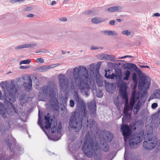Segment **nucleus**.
Listing matches in <instances>:
<instances>
[{
  "label": "nucleus",
  "mask_w": 160,
  "mask_h": 160,
  "mask_svg": "<svg viewBox=\"0 0 160 160\" xmlns=\"http://www.w3.org/2000/svg\"><path fill=\"white\" fill-rule=\"evenodd\" d=\"M56 3V2L55 1H53L51 3V5L52 6L54 5Z\"/></svg>",
  "instance_id": "obj_63"
},
{
  "label": "nucleus",
  "mask_w": 160,
  "mask_h": 160,
  "mask_svg": "<svg viewBox=\"0 0 160 160\" xmlns=\"http://www.w3.org/2000/svg\"><path fill=\"white\" fill-rule=\"evenodd\" d=\"M158 106V104L156 103H153L152 105V108L153 109L156 108Z\"/></svg>",
  "instance_id": "obj_53"
},
{
  "label": "nucleus",
  "mask_w": 160,
  "mask_h": 160,
  "mask_svg": "<svg viewBox=\"0 0 160 160\" xmlns=\"http://www.w3.org/2000/svg\"><path fill=\"white\" fill-rule=\"evenodd\" d=\"M104 134L103 138L105 140L104 141H101V147L102 150L105 152H108L109 150V146L107 144L108 143H110L112 141L113 138V134L108 131H105L104 132Z\"/></svg>",
  "instance_id": "obj_8"
},
{
  "label": "nucleus",
  "mask_w": 160,
  "mask_h": 160,
  "mask_svg": "<svg viewBox=\"0 0 160 160\" xmlns=\"http://www.w3.org/2000/svg\"><path fill=\"white\" fill-rule=\"evenodd\" d=\"M106 70L105 72H106ZM105 76L107 78H110L111 79H114L115 78L117 77V75L114 73H112L111 75H107V74L106 72V73L105 75Z\"/></svg>",
  "instance_id": "obj_31"
},
{
  "label": "nucleus",
  "mask_w": 160,
  "mask_h": 160,
  "mask_svg": "<svg viewBox=\"0 0 160 160\" xmlns=\"http://www.w3.org/2000/svg\"><path fill=\"white\" fill-rule=\"evenodd\" d=\"M102 91H99V94H97V96L98 97L101 98L102 96Z\"/></svg>",
  "instance_id": "obj_55"
},
{
  "label": "nucleus",
  "mask_w": 160,
  "mask_h": 160,
  "mask_svg": "<svg viewBox=\"0 0 160 160\" xmlns=\"http://www.w3.org/2000/svg\"><path fill=\"white\" fill-rule=\"evenodd\" d=\"M6 130V128L3 124L0 125V132L3 134L5 132V131Z\"/></svg>",
  "instance_id": "obj_36"
},
{
  "label": "nucleus",
  "mask_w": 160,
  "mask_h": 160,
  "mask_svg": "<svg viewBox=\"0 0 160 160\" xmlns=\"http://www.w3.org/2000/svg\"><path fill=\"white\" fill-rule=\"evenodd\" d=\"M122 9V8L121 6H116L111 7L105 10L106 12H121Z\"/></svg>",
  "instance_id": "obj_19"
},
{
  "label": "nucleus",
  "mask_w": 160,
  "mask_h": 160,
  "mask_svg": "<svg viewBox=\"0 0 160 160\" xmlns=\"http://www.w3.org/2000/svg\"><path fill=\"white\" fill-rule=\"evenodd\" d=\"M82 149L86 156L90 158L92 157L94 150V141L93 139L91 138L89 131L86 135Z\"/></svg>",
  "instance_id": "obj_4"
},
{
  "label": "nucleus",
  "mask_w": 160,
  "mask_h": 160,
  "mask_svg": "<svg viewBox=\"0 0 160 160\" xmlns=\"http://www.w3.org/2000/svg\"><path fill=\"white\" fill-rule=\"evenodd\" d=\"M92 11L91 10H88L86 11L85 12L84 14L85 15H88L92 13Z\"/></svg>",
  "instance_id": "obj_52"
},
{
  "label": "nucleus",
  "mask_w": 160,
  "mask_h": 160,
  "mask_svg": "<svg viewBox=\"0 0 160 160\" xmlns=\"http://www.w3.org/2000/svg\"><path fill=\"white\" fill-rule=\"evenodd\" d=\"M48 70V66H42L38 67L37 68V70L40 72H44L47 71Z\"/></svg>",
  "instance_id": "obj_28"
},
{
  "label": "nucleus",
  "mask_w": 160,
  "mask_h": 160,
  "mask_svg": "<svg viewBox=\"0 0 160 160\" xmlns=\"http://www.w3.org/2000/svg\"><path fill=\"white\" fill-rule=\"evenodd\" d=\"M94 158L95 160H100L102 157V152L98 143H96L94 147Z\"/></svg>",
  "instance_id": "obj_15"
},
{
  "label": "nucleus",
  "mask_w": 160,
  "mask_h": 160,
  "mask_svg": "<svg viewBox=\"0 0 160 160\" xmlns=\"http://www.w3.org/2000/svg\"><path fill=\"white\" fill-rule=\"evenodd\" d=\"M96 81L99 87H102L103 86V80L102 78L101 77L99 73V69L98 68H97L96 69Z\"/></svg>",
  "instance_id": "obj_17"
},
{
  "label": "nucleus",
  "mask_w": 160,
  "mask_h": 160,
  "mask_svg": "<svg viewBox=\"0 0 160 160\" xmlns=\"http://www.w3.org/2000/svg\"><path fill=\"white\" fill-rule=\"evenodd\" d=\"M140 93L139 92H136L133 91L131 97L129 106H125L124 110V113L125 115L122 118V121L123 122L126 118L130 116V114L128 113L130 110H132L133 109L134 104L139 99Z\"/></svg>",
  "instance_id": "obj_6"
},
{
  "label": "nucleus",
  "mask_w": 160,
  "mask_h": 160,
  "mask_svg": "<svg viewBox=\"0 0 160 160\" xmlns=\"http://www.w3.org/2000/svg\"><path fill=\"white\" fill-rule=\"evenodd\" d=\"M32 8L31 7H27L25 8L24 9V10L25 11H30L32 10Z\"/></svg>",
  "instance_id": "obj_50"
},
{
  "label": "nucleus",
  "mask_w": 160,
  "mask_h": 160,
  "mask_svg": "<svg viewBox=\"0 0 160 160\" xmlns=\"http://www.w3.org/2000/svg\"><path fill=\"white\" fill-rule=\"evenodd\" d=\"M115 22L114 20H111L109 22V24L111 25H114Z\"/></svg>",
  "instance_id": "obj_56"
},
{
  "label": "nucleus",
  "mask_w": 160,
  "mask_h": 160,
  "mask_svg": "<svg viewBox=\"0 0 160 160\" xmlns=\"http://www.w3.org/2000/svg\"><path fill=\"white\" fill-rule=\"evenodd\" d=\"M152 134L148 133L147 136L148 141H144L143 143V147L147 149H152L157 144V138L155 137L153 138Z\"/></svg>",
  "instance_id": "obj_10"
},
{
  "label": "nucleus",
  "mask_w": 160,
  "mask_h": 160,
  "mask_svg": "<svg viewBox=\"0 0 160 160\" xmlns=\"http://www.w3.org/2000/svg\"><path fill=\"white\" fill-rule=\"evenodd\" d=\"M24 0H12L10 1V2L12 4H13L18 2H20Z\"/></svg>",
  "instance_id": "obj_47"
},
{
  "label": "nucleus",
  "mask_w": 160,
  "mask_h": 160,
  "mask_svg": "<svg viewBox=\"0 0 160 160\" xmlns=\"http://www.w3.org/2000/svg\"><path fill=\"white\" fill-rule=\"evenodd\" d=\"M151 84V80L149 76H143L141 78L138 83V88L139 90L144 92L149 88Z\"/></svg>",
  "instance_id": "obj_9"
},
{
  "label": "nucleus",
  "mask_w": 160,
  "mask_h": 160,
  "mask_svg": "<svg viewBox=\"0 0 160 160\" xmlns=\"http://www.w3.org/2000/svg\"><path fill=\"white\" fill-rule=\"evenodd\" d=\"M49 52V51L48 50L43 49L36 51V53H38L40 52L48 53Z\"/></svg>",
  "instance_id": "obj_43"
},
{
  "label": "nucleus",
  "mask_w": 160,
  "mask_h": 160,
  "mask_svg": "<svg viewBox=\"0 0 160 160\" xmlns=\"http://www.w3.org/2000/svg\"><path fill=\"white\" fill-rule=\"evenodd\" d=\"M23 148L22 147L19 146V151L20 154H22L23 152Z\"/></svg>",
  "instance_id": "obj_49"
},
{
  "label": "nucleus",
  "mask_w": 160,
  "mask_h": 160,
  "mask_svg": "<svg viewBox=\"0 0 160 160\" xmlns=\"http://www.w3.org/2000/svg\"><path fill=\"white\" fill-rule=\"evenodd\" d=\"M49 115V113H48L47 115L48 116ZM38 125L40 126L42 129L44 131L45 128L47 130H49L51 126V122H50V118L49 116H45L44 117V119L45 120V126L44 127L43 124L42 123V120H41V117L40 115V110H38Z\"/></svg>",
  "instance_id": "obj_11"
},
{
  "label": "nucleus",
  "mask_w": 160,
  "mask_h": 160,
  "mask_svg": "<svg viewBox=\"0 0 160 160\" xmlns=\"http://www.w3.org/2000/svg\"><path fill=\"white\" fill-rule=\"evenodd\" d=\"M57 123H54V124L53 125L52 129H51V132L52 133H54L57 130Z\"/></svg>",
  "instance_id": "obj_40"
},
{
  "label": "nucleus",
  "mask_w": 160,
  "mask_h": 160,
  "mask_svg": "<svg viewBox=\"0 0 160 160\" xmlns=\"http://www.w3.org/2000/svg\"><path fill=\"white\" fill-rule=\"evenodd\" d=\"M152 17H160V14L158 13H155L153 15Z\"/></svg>",
  "instance_id": "obj_58"
},
{
  "label": "nucleus",
  "mask_w": 160,
  "mask_h": 160,
  "mask_svg": "<svg viewBox=\"0 0 160 160\" xmlns=\"http://www.w3.org/2000/svg\"><path fill=\"white\" fill-rule=\"evenodd\" d=\"M31 67V66L29 65L28 66H21L19 68L21 69H27L28 68H30Z\"/></svg>",
  "instance_id": "obj_48"
},
{
  "label": "nucleus",
  "mask_w": 160,
  "mask_h": 160,
  "mask_svg": "<svg viewBox=\"0 0 160 160\" xmlns=\"http://www.w3.org/2000/svg\"><path fill=\"white\" fill-rule=\"evenodd\" d=\"M132 63H128L127 64V68L129 69H131V64H132Z\"/></svg>",
  "instance_id": "obj_57"
},
{
  "label": "nucleus",
  "mask_w": 160,
  "mask_h": 160,
  "mask_svg": "<svg viewBox=\"0 0 160 160\" xmlns=\"http://www.w3.org/2000/svg\"><path fill=\"white\" fill-rule=\"evenodd\" d=\"M132 56H129V55H126L123 57H121L119 58H118V59H123L124 58H127V57H131Z\"/></svg>",
  "instance_id": "obj_59"
},
{
  "label": "nucleus",
  "mask_w": 160,
  "mask_h": 160,
  "mask_svg": "<svg viewBox=\"0 0 160 160\" xmlns=\"http://www.w3.org/2000/svg\"><path fill=\"white\" fill-rule=\"evenodd\" d=\"M106 19L101 17H96L91 19V22L93 24H98L104 22Z\"/></svg>",
  "instance_id": "obj_24"
},
{
  "label": "nucleus",
  "mask_w": 160,
  "mask_h": 160,
  "mask_svg": "<svg viewBox=\"0 0 160 160\" xmlns=\"http://www.w3.org/2000/svg\"><path fill=\"white\" fill-rule=\"evenodd\" d=\"M116 21L118 22H120L121 21V20L119 19H117Z\"/></svg>",
  "instance_id": "obj_64"
},
{
  "label": "nucleus",
  "mask_w": 160,
  "mask_h": 160,
  "mask_svg": "<svg viewBox=\"0 0 160 160\" xmlns=\"http://www.w3.org/2000/svg\"><path fill=\"white\" fill-rule=\"evenodd\" d=\"M38 44L36 43H30V44H25L26 48H33L36 47Z\"/></svg>",
  "instance_id": "obj_35"
},
{
  "label": "nucleus",
  "mask_w": 160,
  "mask_h": 160,
  "mask_svg": "<svg viewBox=\"0 0 160 160\" xmlns=\"http://www.w3.org/2000/svg\"><path fill=\"white\" fill-rule=\"evenodd\" d=\"M131 74L129 70H127L124 74L123 79L124 80L128 81Z\"/></svg>",
  "instance_id": "obj_29"
},
{
  "label": "nucleus",
  "mask_w": 160,
  "mask_h": 160,
  "mask_svg": "<svg viewBox=\"0 0 160 160\" xmlns=\"http://www.w3.org/2000/svg\"><path fill=\"white\" fill-rule=\"evenodd\" d=\"M107 59H108L110 60L113 61H115L117 62H118L123 61L122 60H113V59H115V57L114 56L111 55L107 54Z\"/></svg>",
  "instance_id": "obj_33"
},
{
  "label": "nucleus",
  "mask_w": 160,
  "mask_h": 160,
  "mask_svg": "<svg viewBox=\"0 0 160 160\" xmlns=\"http://www.w3.org/2000/svg\"><path fill=\"white\" fill-rule=\"evenodd\" d=\"M5 142L7 143L8 145L11 149L12 146V144L13 145L15 144L16 140L11 136H9L8 137V139L5 140Z\"/></svg>",
  "instance_id": "obj_22"
},
{
  "label": "nucleus",
  "mask_w": 160,
  "mask_h": 160,
  "mask_svg": "<svg viewBox=\"0 0 160 160\" xmlns=\"http://www.w3.org/2000/svg\"><path fill=\"white\" fill-rule=\"evenodd\" d=\"M3 99L2 96V94L1 91H0V99L2 100Z\"/></svg>",
  "instance_id": "obj_62"
},
{
  "label": "nucleus",
  "mask_w": 160,
  "mask_h": 160,
  "mask_svg": "<svg viewBox=\"0 0 160 160\" xmlns=\"http://www.w3.org/2000/svg\"><path fill=\"white\" fill-rule=\"evenodd\" d=\"M73 99L77 103L78 109L76 110L70 118L68 128L78 132L81 129L82 124L84 126L88 127V121L86 104L82 98L79 96L78 92H74Z\"/></svg>",
  "instance_id": "obj_2"
},
{
  "label": "nucleus",
  "mask_w": 160,
  "mask_h": 160,
  "mask_svg": "<svg viewBox=\"0 0 160 160\" xmlns=\"http://www.w3.org/2000/svg\"><path fill=\"white\" fill-rule=\"evenodd\" d=\"M128 152L126 150V148H125V152L124 153V158L125 159V160H135L134 158H129V159H128V158H126V156L128 154Z\"/></svg>",
  "instance_id": "obj_42"
},
{
  "label": "nucleus",
  "mask_w": 160,
  "mask_h": 160,
  "mask_svg": "<svg viewBox=\"0 0 160 160\" xmlns=\"http://www.w3.org/2000/svg\"><path fill=\"white\" fill-rule=\"evenodd\" d=\"M154 98H157L160 99V90L157 89L154 91L149 98V99L151 100Z\"/></svg>",
  "instance_id": "obj_23"
},
{
  "label": "nucleus",
  "mask_w": 160,
  "mask_h": 160,
  "mask_svg": "<svg viewBox=\"0 0 160 160\" xmlns=\"http://www.w3.org/2000/svg\"><path fill=\"white\" fill-rule=\"evenodd\" d=\"M75 105V102L73 100L71 99L69 101V106L71 107H73Z\"/></svg>",
  "instance_id": "obj_45"
},
{
  "label": "nucleus",
  "mask_w": 160,
  "mask_h": 160,
  "mask_svg": "<svg viewBox=\"0 0 160 160\" xmlns=\"http://www.w3.org/2000/svg\"><path fill=\"white\" fill-rule=\"evenodd\" d=\"M59 64L58 63L51 64L50 66H48V70L52 68H55L58 66Z\"/></svg>",
  "instance_id": "obj_44"
},
{
  "label": "nucleus",
  "mask_w": 160,
  "mask_h": 160,
  "mask_svg": "<svg viewBox=\"0 0 160 160\" xmlns=\"http://www.w3.org/2000/svg\"><path fill=\"white\" fill-rule=\"evenodd\" d=\"M61 21H66L67 20V19L65 18H62L60 19Z\"/></svg>",
  "instance_id": "obj_60"
},
{
  "label": "nucleus",
  "mask_w": 160,
  "mask_h": 160,
  "mask_svg": "<svg viewBox=\"0 0 160 160\" xmlns=\"http://www.w3.org/2000/svg\"><path fill=\"white\" fill-rule=\"evenodd\" d=\"M89 127L91 130L95 129L97 128L96 123L93 119L89 120Z\"/></svg>",
  "instance_id": "obj_26"
},
{
  "label": "nucleus",
  "mask_w": 160,
  "mask_h": 160,
  "mask_svg": "<svg viewBox=\"0 0 160 160\" xmlns=\"http://www.w3.org/2000/svg\"><path fill=\"white\" fill-rule=\"evenodd\" d=\"M27 101V98L24 96H22L19 98V103L21 106H22L25 105Z\"/></svg>",
  "instance_id": "obj_27"
},
{
  "label": "nucleus",
  "mask_w": 160,
  "mask_h": 160,
  "mask_svg": "<svg viewBox=\"0 0 160 160\" xmlns=\"http://www.w3.org/2000/svg\"><path fill=\"white\" fill-rule=\"evenodd\" d=\"M31 62L30 60V59H28L26 60L21 61L19 63L20 65L22 64H29Z\"/></svg>",
  "instance_id": "obj_37"
},
{
  "label": "nucleus",
  "mask_w": 160,
  "mask_h": 160,
  "mask_svg": "<svg viewBox=\"0 0 160 160\" xmlns=\"http://www.w3.org/2000/svg\"><path fill=\"white\" fill-rule=\"evenodd\" d=\"M24 48H26L25 44H24V45H22L16 46L15 48V49L16 50H17L21 49Z\"/></svg>",
  "instance_id": "obj_41"
},
{
  "label": "nucleus",
  "mask_w": 160,
  "mask_h": 160,
  "mask_svg": "<svg viewBox=\"0 0 160 160\" xmlns=\"http://www.w3.org/2000/svg\"><path fill=\"white\" fill-rule=\"evenodd\" d=\"M48 95L50 99L47 105L50 106L54 110L58 108L59 101L57 86L53 83L50 82L41 88L39 93V101H45Z\"/></svg>",
  "instance_id": "obj_3"
},
{
  "label": "nucleus",
  "mask_w": 160,
  "mask_h": 160,
  "mask_svg": "<svg viewBox=\"0 0 160 160\" xmlns=\"http://www.w3.org/2000/svg\"><path fill=\"white\" fill-rule=\"evenodd\" d=\"M101 32L102 33L107 36H118L116 32L114 31L103 30Z\"/></svg>",
  "instance_id": "obj_25"
},
{
  "label": "nucleus",
  "mask_w": 160,
  "mask_h": 160,
  "mask_svg": "<svg viewBox=\"0 0 160 160\" xmlns=\"http://www.w3.org/2000/svg\"><path fill=\"white\" fill-rule=\"evenodd\" d=\"M131 65L132 66V69L136 70L137 68V67L135 64L132 63V64H131Z\"/></svg>",
  "instance_id": "obj_54"
},
{
  "label": "nucleus",
  "mask_w": 160,
  "mask_h": 160,
  "mask_svg": "<svg viewBox=\"0 0 160 160\" xmlns=\"http://www.w3.org/2000/svg\"><path fill=\"white\" fill-rule=\"evenodd\" d=\"M73 79L68 80L66 76L64 74H60L58 76L59 82L61 90L63 91L69 88L71 90L75 89V85L78 87L80 91L85 93L86 97L89 95L88 93L91 88L92 90L96 88L95 84L94 81H90L88 71L86 67L83 66H80L73 68Z\"/></svg>",
  "instance_id": "obj_1"
},
{
  "label": "nucleus",
  "mask_w": 160,
  "mask_h": 160,
  "mask_svg": "<svg viewBox=\"0 0 160 160\" xmlns=\"http://www.w3.org/2000/svg\"><path fill=\"white\" fill-rule=\"evenodd\" d=\"M121 34L123 35L128 36L131 35V32L130 31L128 30H124L121 32Z\"/></svg>",
  "instance_id": "obj_38"
},
{
  "label": "nucleus",
  "mask_w": 160,
  "mask_h": 160,
  "mask_svg": "<svg viewBox=\"0 0 160 160\" xmlns=\"http://www.w3.org/2000/svg\"><path fill=\"white\" fill-rule=\"evenodd\" d=\"M68 98L64 97H61L60 98V102H62V104H63V105L66 104L67 102Z\"/></svg>",
  "instance_id": "obj_34"
},
{
  "label": "nucleus",
  "mask_w": 160,
  "mask_h": 160,
  "mask_svg": "<svg viewBox=\"0 0 160 160\" xmlns=\"http://www.w3.org/2000/svg\"><path fill=\"white\" fill-rule=\"evenodd\" d=\"M34 16V15L32 14H29L27 16L28 17L32 18Z\"/></svg>",
  "instance_id": "obj_61"
},
{
  "label": "nucleus",
  "mask_w": 160,
  "mask_h": 160,
  "mask_svg": "<svg viewBox=\"0 0 160 160\" xmlns=\"http://www.w3.org/2000/svg\"><path fill=\"white\" fill-rule=\"evenodd\" d=\"M126 85L125 84H122L120 87L119 92L122 96L123 100H125V106H129L128 103V100L126 93Z\"/></svg>",
  "instance_id": "obj_12"
},
{
  "label": "nucleus",
  "mask_w": 160,
  "mask_h": 160,
  "mask_svg": "<svg viewBox=\"0 0 160 160\" xmlns=\"http://www.w3.org/2000/svg\"><path fill=\"white\" fill-rule=\"evenodd\" d=\"M87 106L91 116L95 117L96 115V103L95 101L92 100L88 103Z\"/></svg>",
  "instance_id": "obj_14"
},
{
  "label": "nucleus",
  "mask_w": 160,
  "mask_h": 160,
  "mask_svg": "<svg viewBox=\"0 0 160 160\" xmlns=\"http://www.w3.org/2000/svg\"><path fill=\"white\" fill-rule=\"evenodd\" d=\"M18 83L15 84L14 80H12L10 83V88L8 85H6L3 88L4 89V95L10 101L14 102L16 101L15 95L18 93Z\"/></svg>",
  "instance_id": "obj_5"
},
{
  "label": "nucleus",
  "mask_w": 160,
  "mask_h": 160,
  "mask_svg": "<svg viewBox=\"0 0 160 160\" xmlns=\"http://www.w3.org/2000/svg\"><path fill=\"white\" fill-rule=\"evenodd\" d=\"M137 102L135 104H134L133 107V112L134 114H137L140 110L141 106V102L139 100H138Z\"/></svg>",
  "instance_id": "obj_20"
},
{
  "label": "nucleus",
  "mask_w": 160,
  "mask_h": 160,
  "mask_svg": "<svg viewBox=\"0 0 160 160\" xmlns=\"http://www.w3.org/2000/svg\"><path fill=\"white\" fill-rule=\"evenodd\" d=\"M104 83L107 91L110 94L113 93L115 91V88L112 84L107 83L106 81H104Z\"/></svg>",
  "instance_id": "obj_18"
},
{
  "label": "nucleus",
  "mask_w": 160,
  "mask_h": 160,
  "mask_svg": "<svg viewBox=\"0 0 160 160\" xmlns=\"http://www.w3.org/2000/svg\"><path fill=\"white\" fill-rule=\"evenodd\" d=\"M132 79L134 83V86L136 87L138 83L137 74L135 73L133 74Z\"/></svg>",
  "instance_id": "obj_32"
},
{
  "label": "nucleus",
  "mask_w": 160,
  "mask_h": 160,
  "mask_svg": "<svg viewBox=\"0 0 160 160\" xmlns=\"http://www.w3.org/2000/svg\"><path fill=\"white\" fill-rule=\"evenodd\" d=\"M121 131L124 137V141L126 142L127 139L129 138L130 136L131 131L127 125L124 124L122 125L121 128Z\"/></svg>",
  "instance_id": "obj_13"
},
{
  "label": "nucleus",
  "mask_w": 160,
  "mask_h": 160,
  "mask_svg": "<svg viewBox=\"0 0 160 160\" xmlns=\"http://www.w3.org/2000/svg\"><path fill=\"white\" fill-rule=\"evenodd\" d=\"M141 141L140 137L132 136L129 140V144L131 148H134Z\"/></svg>",
  "instance_id": "obj_16"
},
{
  "label": "nucleus",
  "mask_w": 160,
  "mask_h": 160,
  "mask_svg": "<svg viewBox=\"0 0 160 160\" xmlns=\"http://www.w3.org/2000/svg\"><path fill=\"white\" fill-rule=\"evenodd\" d=\"M28 82H24L23 86L25 89L27 91H29L32 89V80L30 78L28 79Z\"/></svg>",
  "instance_id": "obj_21"
},
{
  "label": "nucleus",
  "mask_w": 160,
  "mask_h": 160,
  "mask_svg": "<svg viewBox=\"0 0 160 160\" xmlns=\"http://www.w3.org/2000/svg\"><path fill=\"white\" fill-rule=\"evenodd\" d=\"M107 54H102L99 55V58L101 60L107 59Z\"/></svg>",
  "instance_id": "obj_39"
},
{
  "label": "nucleus",
  "mask_w": 160,
  "mask_h": 160,
  "mask_svg": "<svg viewBox=\"0 0 160 160\" xmlns=\"http://www.w3.org/2000/svg\"><path fill=\"white\" fill-rule=\"evenodd\" d=\"M62 128V124L60 122L58 125V129L57 130V133L58 135H59V137L56 140H58L60 138V137L61 135L60 134L61 133V130Z\"/></svg>",
  "instance_id": "obj_30"
},
{
  "label": "nucleus",
  "mask_w": 160,
  "mask_h": 160,
  "mask_svg": "<svg viewBox=\"0 0 160 160\" xmlns=\"http://www.w3.org/2000/svg\"><path fill=\"white\" fill-rule=\"evenodd\" d=\"M99 48L98 47L95 46L94 45H92L90 48V49L91 50H95L99 49Z\"/></svg>",
  "instance_id": "obj_51"
},
{
  "label": "nucleus",
  "mask_w": 160,
  "mask_h": 160,
  "mask_svg": "<svg viewBox=\"0 0 160 160\" xmlns=\"http://www.w3.org/2000/svg\"><path fill=\"white\" fill-rule=\"evenodd\" d=\"M7 102L8 107L6 109L5 108L3 105L0 103V113L4 118H7V113L12 115L13 113H16V109L14 105L8 101Z\"/></svg>",
  "instance_id": "obj_7"
},
{
  "label": "nucleus",
  "mask_w": 160,
  "mask_h": 160,
  "mask_svg": "<svg viewBox=\"0 0 160 160\" xmlns=\"http://www.w3.org/2000/svg\"><path fill=\"white\" fill-rule=\"evenodd\" d=\"M36 62L38 63H43L44 62V60L42 58H38L36 59Z\"/></svg>",
  "instance_id": "obj_46"
}]
</instances>
